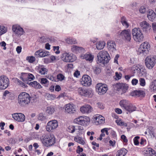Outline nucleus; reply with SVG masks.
Instances as JSON below:
<instances>
[{"instance_id":"obj_1","label":"nucleus","mask_w":156,"mask_h":156,"mask_svg":"<svg viewBox=\"0 0 156 156\" xmlns=\"http://www.w3.org/2000/svg\"><path fill=\"white\" fill-rule=\"evenodd\" d=\"M40 140L43 145L46 147H50L53 145L55 142V138L52 134H48L42 136Z\"/></svg>"},{"instance_id":"obj_2","label":"nucleus","mask_w":156,"mask_h":156,"mask_svg":"<svg viewBox=\"0 0 156 156\" xmlns=\"http://www.w3.org/2000/svg\"><path fill=\"white\" fill-rule=\"evenodd\" d=\"M30 98L29 94L25 92H22L18 95V102L21 106L25 107L30 103Z\"/></svg>"},{"instance_id":"obj_3","label":"nucleus","mask_w":156,"mask_h":156,"mask_svg":"<svg viewBox=\"0 0 156 156\" xmlns=\"http://www.w3.org/2000/svg\"><path fill=\"white\" fill-rule=\"evenodd\" d=\"M74 122L76 124L84 126H88L90 122V119L86 116H80L74 120Z\"/></svg>"},{"instance_id":"obj_4","label":"nucleus","mask_w":156,"mask_h":156,"mask_svg":"<svg viewBox=\"0 0 156 156\" xmlns=\"http://www.w3.org/2000/svg\"><path fill=\"white\" fill-rule=\"evenodd\" d=\"M98 63L104 64L108 62L110 58L108 52L105 51H102L98 54Z\"/></svg>"},{"instance_id":"obj_5","label":"nucleus","mask_w":156,"mask_h":156,"mask_svg":"<svg viewBox=\"0 0 156 156\" xmlns=\"http://www.w3.org/2000/svg\"><path fill=\"white\" fill-rule=\"evenodd\" d=\"M132 34L134 40L137 42L142 41L144 39V35L139 27H135L132 29Z\"/></svg>"},{"instance_id":"obj_6","label":"nucleus","mask_w":156,"mask_h":156,"mask_svg":"<svg viewBox=\"0 0 156 156\" xmlns=\"http://www.w3.org/2000/svg\"><path fill=\"white\" fill-rule=\"evenodd\" d=\"M62 61L66 62H73L76 59V56L71 53L64 52L61 56Z\"/></svg>"},{"instance_id":"obj_7","label":"nucleus","mask_w":156,"mask_h":156,"mask_svg":"<svg viewBox=\"0 0 156 156\" xmlns=\"http://www.w3.org/2000/svg\"><path fill=\"white\" fill-rule=\"evenodd\" d=\"M139 28L145 34H148L150 33L151 29L150 24L145 20L139 22Z\"/></svg>"},{"instance_id":"obj_8","label":"nucleus","mask_w":156,"mask_h":156,"mask_svg":"<svg viewBox=\"0 0 156 156\" xmlns=\"http://www.w3.org/2000/svg\"><path fill=\"white\" fill-rule=\"evenodd\" d=\"M58 126V121L56 120H52L49 121L46 126V130L49 132H53Z\"/></svg>"},{"instance_id":"obj_9","label":"nucleus","mask_w":156,"mask_h":156,"mask_svg":"<svg viewBox=\"0 0 156 156\" xmlns=\"http://www.w3.org/2000/svg\"><path fill=\"white\" fill-rule=\"evenodd\" d=\"M9 84V81L8 78L4 75L0 76V90L5 89Z\"/></svg>"},{"instance_id":"obj_10","label":"nucleus","mask_w":156,"mask_h":156,"mask_svg":"<svg viewBox=\"0 0 156 156\" xmlns=\"http://www.w3.org/2000/svg\"><path fill=\"white\" fill-rule=\"evenodd\" d=\"M146 67L149 69H152L156 63V59L153 57H147L145 60Z\"/></svg>"},{"instance_id":"obj_11","label":"nucleus","mask_w":156,"mask_h":156,"mask_svg":"<svg viewBox=\"0 0 156 156\" xmlns=\"http://www.w3.org/2000/svg\"><path fill=\"white\" fill-rule=\"evenodd\" d=\"M117 34L119 37L125 39L127 41H130L131 39V34L130 30H124L121 32L117 33Z\"/></svg>"},{"instance_id":"obj_12","label":"nucleus","mask_w":156,"mask_h":156,"mask_svg":"<svg viewBox=\"0 0 156 156\" xmlns=\"http://www.w3.org/2000/svg\"><path fill=\"white\" fill-rule=\"evenodd\" d=\"M96 87L97 91L100 95L104 94L108 89L107 85L102 83H98Z\"/></svg>"},{"instance_id":"obj_13","label":"nucleus","mask_w":156,"mask_h":156,"mask_svg":"<svg viewBox=\"0 0 156 156\" xmlns=\"http://www.w3.org/2000/svg\"><path fill=\"white\" fill-rule=\"evenodd\" d=\"M12 30L17 36L19 37L25 33L23 29L18 24H15L12 26Z\"/></svg>"},{"instance_id":"obj_14","label":"nucleus","mask_w":156,"mask_h":156,"mask_svg":"<svg viewBox=\"0 0 156 156\" xmlns=\"http://www.w3.org/2000/svg\"><path fill=\"white\" fill-rule=\"evenodd\" d=\"M76 106L72 103L66 105L65 107V111L70 114L74 113L76 112Z\"/></svg>"},{"instance_id":"obj_15","label":"nucleus","mask_w":156,"mask_h":156,"mask_svg":"<svg viewBox=\"0 0 156 156\" xmlns=\"http://www.w3.org/2000/svg\"><path fill=\"white\" fill-rule=\"evenodd\" d=\"M80 82L82 85L86 87L89 86L91 84V78L88 75H83L80 80Z\"/></svg>"},{"instance_id":"obj_16","label":"nucleus","mask_w":156,"mask_h":156,"mask_svg":"<svg viewBox=\"0 0 156 156\" xmlns=\"http://www.w3.org/2000/svg\"><path fill=\"white\" fill-rule=\"evenodd\" d=\"M80 110L83 114H88L91 113L93 110V108L89 105H85L80 107Z\"/></svg>"},{"instance_id":"obj_17","label":"nucleus","mask_w":156,"mask_h":156,"mask_svg":"<svg viewBox=\"0 0 156 156\" xmlns=\"http://www.w3.org/2000/svg\"><path fill=\"white\" fill-rule=\"evenodd\" d=\"M93 119L96 125L103 124L105 123V119L101 115L97 114L94 115L93 117Z\"/></svg>"},{"instance_id":"obj_18","label":"nucleus","mask_w":156,"mask_h":156,"mask_svg":"<svg viewBox=\"0 0 156 156\" xmlns=\"http://www.w3.org/2000/svg\"><path fill=\"white\" fill-rule=\"evenodd\" d=\"M21 78L24 81L28 80L31 81L33 80L34 79L35 77L34 76L31 74L23 73L22 74Z\"/></svg>"},{"instance_id":"obj_19","label":"nucleus","mask_w":156,"mask_h":156,"mask_svg":"<svg viewBox=\"0 0 156 156\" xmlns=\"http://www.w3.org/2000/svg\"><path fill=\"white\" fill-rule=\"evenodd\" d=\"M12 118L18 122H23L25 120V116L21 113H15L12 114Z\"/></svg>"},{"instance_id":"obj_20","label":"nucleus","mask_w":156,"mask_h":156,"mask_svg":"<svg viewBox=\"0 0 156 156\" xmlns=\"http://www.w3.org/2000/svg\"><path fill=\"white\" fill-rule=\"evenodd\" d=\"M147 16L149 20L153 22L156 18V14L153 10L149 9L147 12Z\"/></svg>"},{"instance_id":"obj_21","label":"nucleus","mask_w":156,"mask_h":156,"mask_svg":"<svg viewBox=\"0 0 156 156\" xmlns=\"http://www.w3.org/2000/svg\"><path fill=\"white\" fill-rule=\"evenodd\" d=\"M71 49L72 52L76 53L83 52L85 51L84 49L82 47L75 45H72Z\"/></svg>"},{"instance_id":"obj_22","label":"nucleus","mask_w":156,"mask_h":156,"mask_svg":"<svg viewBox=\"0 0 156 156\" xmlns=\"http://www.w3.org/2000/svg\"><path fill=\"white\" fill-rule=\"evenodd\" d=\"M144 153L146 154L147 156H156L155 151L151 148H146L144 151Z\"/></svg>"},{"instance_id":"obj_23","label":"nucleus","mask_w":156,"mask_h":156,"mask_svg":"<svg viewBox=\"0 0 156 156\" xmlns=\"http://www.w3.org/2000/svg\"><path fill=\"white\" fill-rule=\"evenodd\" d=\"M108 49L109 51L114 52L116 50V45L114 41H109L107 43Z\"/></svg>"},{"instance_id":"obj_24","label":"nucleus","mask_w":156,"mask_h":156,"mask_svg":"<svg viewBox=\"0 0 156 156\" xmlns=\"http://www.w3.org/2000/svg\"><path fill=\"white\" fill-rule=\"evenodd\" d=\"M116 87L118 91H122V94L125 93L127 89V85L124 83L118 84L116 85Z\"/></svg>"},{"instance_id":"obj_25","label":"nucleus","mask_w":156,"mask_h":156,"mask_svg":"<svg viewBox=\"0 0 156 156\" xmlns=\"http://www.w3.org/2000/svg\"><path fill=\"white\" fill-rule=\"evenodd\" d=\"M49 52L48 51L40 50L36 51L35 55L40 57H44L47 56L49 55Z\"/></svg>"},{"instance_id":"obj_26","label":"nucleus","mask_w":156,"mask_h":156,"mask_svg":"<svg viewBox=\"0 0 156 156\" xmlns=\"http://www.w3.org/2000/svg\"><path fill=\"white\" fill-rule=\"evenodd\" d=\"M94 55L90 53H86L82 56V57L83 59L91 62L93 60Z\"/></svg>"},{"instance_id":"obj_27","label":"nucleus","mask_w":156,"mask_h":156,"mask_svg":"<svg viewBox=\"0 0 156 156\" xmlns=\"http://www.w3.org/2000/svg\"><path fill=\"white\" fill-rule=\"evenodd\" d=\"M150 47V45L148 42H145L141 44L139 47V50L141 51H142V50H141V49H144L148 52Z\"/></svg>"},{"instance_id":"obj_28","label":"nucleus","mask_w":156,"mask_h":156,"mask_svg":"<svg viewBox=\"0 0 156 156\" xmlns=\"http://www.w3.org/2000/svg\"><path fill=\"white\" fill-rule=\"evenodd\" d=\"M105 44L106 43L104 41H98L96 44V47L98 50H101L104 48Z\"/></svg>"},{"instance_id":"obj_29","label":"nucleus","mask_w":156,"mask_h":156,"mask_svg":"<svg viewBox=\"0 0 156 156\" xmlns=\"http://www.w3.org/2000/svg\"><path fill=\"white\" fill-rule=\"evenodd\" d=\"M142 65L137 64L131 67V70L134 73H136L137 74L140 70V69Z\"/></svg>"},{"instance_id":"obj_30","label":"nucleus","mask_w":156,"mask_h":156,"mask_svg":"<svg viewBox=\"0 0 156 156\" xmlns=\"http://www.w3.org/2000/svg\"><path fill=\"white\" fill-rule=\"evenodd\" d=\"M129 103V102L126 100H122L119 102V105L121 107L125 110H126Z\"/></svg>"},{"instance_id":"obj_31","label":"nucleus","mask_w":156,"mask_h":156,"mask_svg":"<svg viewBox=\"0 0 156 156\" xmlns=\"http://www.w3.org/2000/svg\"><path fill=\"white\" fill-rule=\"evenodd\" d=\"M146 69L144 66L142 65L137 75L139 76H146Z\"/></svg>"},{"instance_id":"obj_32","label":"nucleus","mask_w":156,"mask_h":156,"mask_svg":"<svg viewBox=\"0 0 156 156\" xmlns=\"http://www.w3.org/2000/svg\"><path fill=\"white\" fill-rule=\"evenodd\" d=\"M145 93L144 91L142 90H136L132 92L131 95L132 96L140 97L144 96Z\"/></svg>"},{"instance_id":"obj_33","label":"nucleus","mask_w":156,"mask_h":156,"mask_svg":"<svg viewBox=\"0 0 156 156\" xmlns=\"http://www.w3.org/2000/svg\"><path fill=\"white\" fill-rule=\"evenodd\" d=\"M74 140L77 143L82 145H84L86 144V141L85 139L80 136H76L74 138Z\"/></svg>"},{"instance_id":"obj_34","label":"nucleus","mask_w":156,"mask_h":156,"mask_svg":"<svg viewBox=\"0 0 156 156\" xmlns=\"http://www.w3.org/2000/svg\"><path fill=\"white\" fill-rule=\"evenodd\" d=\"M38 71L41 75H45L47 74L48 69L44 68L43 66H39L38 67Z\"/></svg>"},{"instance_id":"obj_35","label":"nucleus","mask_w":156,"mask_h":156,"mask_svg":"<svg viewBox=\"0 0 156 156\" xmlns=\"http://www.w3.org/2000/svg\"><path fill=\"white\" fill-rule=\"evenodd\" d=\"M55 111V108L53 106H48L46 109V113L49 115H51L54 113Z\"/></svg>"},{"instance_id":"obj_36","label":"nucleus","mask_w":156,"mask_h":156,"mask_svg":"<svg viewBox=\"0 0 156 156\" xmlns=\"http://www.w3.org/2000/svg\"><path fill=\"white\" fill-rule=\"evenodd\" d=\"M127 152V151L125 148H123L118 151L116 156H124Z\"/></svg>"},{"instance_id":"obj_37","label":"nucleus","mask_w":156,"mask_h":156,"mask_svg":"<svg viewBox=\"0 0 156 156\" xmlns=\"http://www.w3.org/2000/svg\"><path fill=\"white\" fill-rule=\"evenodd\" d=\"M136 107L130 103L129 105L128 106L126 110L129 113H131L133 111H135L136 110Z\"/></svg>"},{"instance_id":"obj_38","label":"nucleus","mask_w":156,"mask_h":156,"mask_svg":"<svg viewBox=\"0 0 156 156\" xmlns=\"http://www.w3.org/2000/svg\"><path fill=\"white\" fill-rule=\"evenodd\" d=\"M93 94V91L91 89H86L84 97L87 98L91 97Z\"/></svg>"},{"instance_id":"obj_39","label":"nucleus","mask_w":156,"mask_h":156,"mask_svg":"<svg viewBox=\"0 0 156 156\" xmlns=\"http://www.w3.org/2000/svg\"><path fill=\"white\" fill-rule=\"evenodd\" d=\"M67 43L69 44H75L77 43L76 39L71 37L67 38L65 40Z\"/></svg>"},{"instance_id":"obj_40","label":"nucleus","mask_w":156,"mask_h":156,"mask_svg":"<svg viewBox=\"0 0 156 156\" xmlns=\"http://www.w3.org/2000/svg\"><path fill=\"white\" fill-rule=\"evenodd\" d=\"M29 85L37 89H40L42 87L40 84L36 81H34L30 83Z\"/></svg>"},{"instance_id":"obj_41","label":"nucleus","mask_w":156,"mask_h":156,"mask_svg":"<svg viewBox=\"0 0 156 156\" xmlns=\"http://www.w3.org/2000/svg\"><path fill=\"white\" fill-rule=\"evenodd\" d=\"M150 90L151 92H156V80L153 81L150 86Z\"/></svg>"},{"instance_id":"obj_42","label":"nucleus","mask_w":156,"mask_h":156,"mask_svg":"<svg viewBox=\"0 0 156 156\" xmlns=\"http://www.w3.org/2000/svg\"><path fill=\"white\" fill-rule=\"evenodd\" d=\"M45 97L47 100H53L56 98V96L55 95L48 93L45 94Z\"/></svg>"},{"instance_id":"obj_43","label":"nucleus","mask_w":156,"mask_h":156,"mask_svg":"<svg viewBox=\"0 0 156 156\" xmlns=\"http://www.w3.org/2000/svg\"><path fill=\"white\" fill-rule=\"evenodd\" d=\"M121 22L125 27L127 28L129 27V24L127 22V20L125 17L123 16L122 17Z\"/></svg>"},{"instance_id":"obj_44","label":"nucleus","mask_w":156,"mask_h":156,"mask_svg":"<svg viewBox=\"0 0 156 156\" xmlns=\"http://www.w3.org/2000/svg\"><path fill=\"white\" fill-rule=\"evenodd\" d=\"M41 83L43 85H44L45 87H47L49 84V81L46 78H41L40 80Z\"/></svg>"},{"instance_id":"obj_45","label":"nucleus","mask_w":156,"mask_h":156,"mask_svg":"<svg viewBox=\"0 0 156 156\" xmlns=\"http://www.w3.org/2000/svg\"><path fill=\"white\" fill-rule=\"evenodd\" d=\"M115 122L118 125L120 126H122L126 127L127 126V124L126 123L122 121L120 119H118L116 120Z\"/></svg>"},{"instance_id":"obj_46","label":"nucleus","mask_w":156,"mask_h":156,"mask_svg":"<svg viewBox=\"0 0 156 156\" xmlns=\"http://www.w3.org/2000/svg\"><path fill=\"white\" fill-rule=\"evenodd\" d=\"M86 89L82 87H79L77 90L78 93L80 95L84 96Z\"/></svg>"},{"instance_id":"obj_47","label":"nucleus","mask_w":156,"mask_h":156,"mask_svg":"<svg viewBox=\"0 0 156 156\" xmlns=\"http://www.w3.org/2000/svg\"><path fill=\"white\" fill-rule=\"evenodd\" d=\"M147 131L149 134H150L151 135H152L153 136L154 135L155 132L154 128L151 126H150L147 129Z\"/></svg>"},{"instance_id":"obj_48","label":"nucleus","mask_w":156,"mask_h":156,"mask_svg":"<svg viewBox=\"0 0 156 156\" xmlns=\"http://www.w3.org/2000/svg\"><path fill=\"white\" fill-rule=\"evenodd\" d=\"M7 31L6 27L3 26H0V36L5 33Z\"/></svg>"},{"instance_id":"obj_49","label":"nucleus","mask_w":156,"mask_h":156,"mask_svg":"<svg viewBox=\"0 0 156 156\" xmlns=\"http://www.w3.org/2000/svg\"><path fill=\"white\" fill-rule=\"evenodd\" d=\"M75 126H70L68 128V131L71 133H73L75 132Z\"/></svg>"},{"instance_id":"obj_50","label":"nucleus","mask_w":156,"mask_h":156,"mask_svg":"<svg viewBox=\"0 0 156 156\" xmlns=\"http://www.w3.org/2000/svg\"><path fill=\"white\" fill-rule=\"evenodd\" d=\"M93 71L96 74H98L101 72V70L100 68L96 66H94L93 67Z\"/></svg>"},{"instance_id":"obj_51","label":"nucleus","mask_w":156,"mask_h":156,"mask_svg":"<svg viewBox=\"0 0 156 156\" xmlns=\"http://www.w3.org/2000/svg\"><path fill=\"white\" fill-rule=\"evenodd\" d=\"M57 78L58 80L62 81L65 79L64 76L61 73H59L57 75Z\"/></svg>"},{"instance_id":"obj_52","label":"nucleus","mask_w":156,"mask_h":156,"mask_svg":"<svg viewBox=\"0 0 156 156\" xmlns=\"http://www.w3.org/2000/svg\"><path fill=\"white\" fill-rule=\"evenodd\" d=\"M37 119L39 120L43 121L46 118L43 113H40L38 115Z\"/></svg>"},{"instance_id":"obj_53","label":"nucleus","mask_w":156,"mask_h":156,"mask_svg":"<svg viewBox=\"0 0 156 156\" xmlns=\"http://www.w3.org/2000/svg\"><path fill=\"white\" fill-rule=\"evenodd\" d=\"M139 83L140 85L142 87H144L146 85L145 80L144 78H140L139 80Z\"/></svg>"},{"instance_id":"obj_54","label":"nucleus","mask_w":156,"mask_h":156,"mask_svg":"<svg viewBox=\"0 0 156 156\" xmlns=\"http://www.w3.org/2000/svg\"><path fill=\"white\" fill-rule=\"evenodd\" d=\"M139 11L140 13L144 14L146 13L147 11V9L145 6H142L139 8Z\"/></svg>"},{"instance_id":"obj_55","label":"nucleus","mask_w":156,"mask_h":156,"mask_svg":"<svg viewBox=\"0 0 156 156\" xmlns=\"http://www.w3.org/2000/svg\"><path fill=\"white\" fill-rule=\"evenodd\" d=\"M26 59L30 63H33L35 60V57L32 56L27 57Z\"/></svg>"},{"instance_id":"obj_56","label":"nucleus","mask_w":156,"mask_h":156,"mask_svg":"<svg viewBox=\"0 0 156 156\" xmlns=\"http://www.w3.org/2000/svg\"><path fill=\"white\" fill-rule=\"evenodd\" d=\"M10 92L8 90H5L3 93V96L2 97L3 99H5L6 97L10 95Z\"/></svg>"},{"instance_id":"obj_57","label":"nucleus","mask_w":156,"mask_h":156,"mask_svg":"<svg viewBox=\"0 0 156 156\" xmlns=\"http://www.w3.org/2000/svg\"><path fill=\"white\" fill-rule=\"evenodd\" d=\"M140 138V137L138 136H136L134 137L133 139V141L134 144L136 145H137L139 144V142L138 139Z\"/></svg>"},{"instance_id":"obj_58","label":"nucleus","mask_w":156,"mask_h":156,"mask_svg":"<svg viewBox=\"0 0 156 156\" xmlns=\"http://www.w3.org/2000/svg\"><path fill=\"white\" fill-rule=\"evenodd\" d=\"M47 77L49 80L53 81H56V79L55 77L51 75H48L47 76Z\"/></svg>"},{"instance_id":"obj_59","label":"nucleus","mask_w":156,"mask_h":156,"mask_svg":"<svg viewBox=\"0 0 156 156\" xmlns=\"http://www.w3.org/2000/svg\"><path fill=\"white\" fill-rule=\"evenodd\" d=\"M0 45L1 47H3V49L5 50L6 49V44L4 41H2L0 43Z\"/></svg>"},{"instance_id":"obj_60","label":"nucleus","mask_w":156,"mask_h":156,"mask_svg":"<svg viewBox=\"0 0 156 156\" xmlns=\"http://www.w3.org/2000/svg\"><path fill=\"white\" fill-rule=\"evenodd\" d=\"M115 76L116 77L115 78L116 80H119L121 78L122 76L121 73L116 72L115 73Z\"/></svg>"},{"instance_id":"obj_61","label":"nucleus","mask_w":156,"mask_h":156,"mask_svg":"<svg viewBox=\"0 0 156 156\" xmlns=\"http://www.w3.org/2000/svg\"><path fill=\"white\" fill-rule=\"evenodd\" d=\"M53 50L55 51V53L56 54H58L60 53V51L59 50V47L58 46H53Z\"/></svg>"},{"instance_id":"obj_62","label":"nucleus","mask_w":156,"mask_h":156,"mask_svg":"<svg viewBox=\"0 0 156 156\" xmlns=\"http://www.w3.org/2000/svg\"><path fill=\"white\" fill-rule=\"evenodd\" d=\"M138 80L136 78H133L131 81L132 84L133 86H135L138 83Z\"/></svg>"},{"instance_id":"obj_63","label":"nucleus","mask_w":156,"mask_h":156,"mask_svg":"<svg viewBox=\"0 0 156 156\" xmlns=\"http://www.w3.org/2000/svg\"><path fill=\"white\" fill-rule=\"evenodd\" d=\"M16 81L17 82L19 83V84L20 85L21 87H26L25 84L22 82H21L19 80L16 79Z\"/></svg>"},{"instance_id":"obj_64","label":"nucleus","mask_w":156,"mask_h":156,"mask_svg":"<svg viewBox=\"0 0 156 156\" xmlns=\"http://www.w3.org/2000/svg\"><path fill=\"white\" fill-rule=\"evenodd\" d=\"M16 81L17 82L19 83V84L20 85L21 87H26L25 84L22 82H21L19 80L16 79Z\"/></svg>"}]
</instances>
